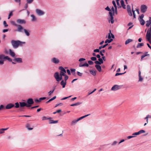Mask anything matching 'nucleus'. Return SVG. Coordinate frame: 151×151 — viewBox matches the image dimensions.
<instances>
[{
	"mask_svg": "<svg viewBox=\"0 0 151 151\" xmlns=\"http://www.w3.org/2000/svg\"><path fill=\"white\" fill-rule=\"evenodd\" d=\"M65 73L64 72L60 71V75H59V73L58 72H56L54 74V77L56 79V81L59 82L61 81L62 79V76H65V77L66 76Z\"/></svg>",
	"mask_w": 151,
	"mask_h": 151,
	"instance_id": "f257e3e1",
	"label": "nucleus"
},
{
	"mask_svg": "<svg viewBox=\"0 0 151 151\" xmlns=\"http://www.w3.org/2000/svg\"><path fill=\"white\" fill-rule=\"evenodd\" d=\"M21 41L12 40L11 41L12 45L14 48H17L20 45Z\"/></svg>",
	"mask_w": 151,
	"mask_h": 151,
	"instance_id": "f03ea898",
	"label": "nucleus"
},
{
	"mask_svg": "<svg viewBox=\"0 0 151 151\" xmlns=\"http://www.w3.org/2000/svg\"><path fill=\"white\" fill-rule=\"evenodd\" d=\"M147 7L145 5H142L140 7V10L141 12L142 13H145L147 11Z\"/></svg>",
	"mask_w": 151,
	"mask_h": 151,
	"instance_id": "7ed1b4c3",
	"label": "nucleus"
},
{
	"mask_svg": "<svg viewBox=\"0 0 151 151\" xmlns=\"http://www.w3.org/2000/svg\"><path fill=\"white\" fill-rule=\"evenodd\" d=\"M27 107H29L31 105L33 104L34 103L33 99L32 98L29 99L27 101Z\"/></svg>",
	"mask_w": 151,
	"mask_h": 151,
	"instance_id": "20e7f679",
	"label": "nucleus"
},
{
	"mask_svg": "<svg viewBox=\"0 0 151 151\" xmlns=\"http://www.w3.org/2000/svg\"><path fill=\"white\" fill-rule=\"evenodd\" d=\"M109 14L110 17V20H109V22H110L111 24H113L114 22L113 17L114 14L111 12H109Z\"/></svg>",
	"mask_w": 151,
	"mask_h": 151,
	"instance_id": "39448f33",
	"label": "nucleus"
},
{
	"mask_svg": "<svg viewBox=\"0 0 151 151\" xmlns=\"http://www.w3.org/2000/svg\"><path fill=\"white\" fill-rule=\"evenodd\" d=\"M36 14L39 16L43 15L45 13L44 12L39 9H37L36 10Z\"/></svg>",
	"mask_w": 151,
	"mask_h": 151,
	"instance_id": "423d86ee",
	"label": "nucleus"
},
{
	"mask_svg": "<svg viewBox=\"0 0 151 151\" xmlns=\"http://www.w3.org/2000/svg\"><path fill=\"white\" fill-rule=\"evenodd\" d=\"M17 22L20 24H25L26 22L24 19H18L16 20Z\"/></svg>",
	"mask_w": 151,
	"mask_h": 151,
	"instance_id": "0eeeda50",
	"label": "nucleus"
},
{
	"mask_svg": "<svg viewBox=\"0 0 151 151\" xmlns=\"http://www.w3.org/2000/svg\"><path fill=\"white\" fill-rule=\"evenodd\" d=\"M14 104L12 103H10L7 104L5 107L6 109H10L14 107Z\"/></svg>",
	"mask_w": 151,
	"mask_h": 151,
	"instance_id": "6e6552de",
	"label": "nucleus"
},
{
	"mask_svg": "<svg viewBox=\"0 0 151 151\" xmlns=\"http://www.w3.org/2000/svg\"><path fill=\"white\" fill-rule=\"evenodd\" d=\"M120 86L117 85L114 86L111 88V90L115 91L120 88Z\"/></svg>",
	"mask_w": 151,
	"mask_h": 151,
	"instance_id": "1a4fd4ad",
	"label": "nucleus"
},
{
	"mask_svg": "<svg viewBox=\"0 0 151 151\" xmlns=\"http://www.w3.org/2000/svg\"><path fill=\"white\" fill-rule=\"evenodd\" d=\"M98 61H95L94 63L98 65H101V64L103 63V61L102 60V59L101 58H100L98 59Z\"/></svg>",
	"mask_w": 151,
	"mask_h": 151,
	"instance_id": "9d476101",
	"label": "nucleus"
},
{
	"mask_svg": "<svg viewBox=\"0 0 151 151\" xmlns=\"http://www.w3.org/2000/svg\"><path fill=\"white\" fill-rule=\"evenodd\" d=\"M17 26L18 27L17 31L19 32L23 33V30H24V29L21 25H17Z\"/></svg>",
	"mask_w": 151,
	"mask_h": 151,
	"instance_id": "9b49d317",
	"label": "nucleus"
},
{
	"mask_svg": "<svg viewBox=\"0 0 151 151\" xmlns=\"http://www.w3.org/2000/svg\"><path fill=\"white\" fill-rule=\"evenodd\" d=\"M64 80L65 81L63 80L60 82V84L62 86L63 88L65 87V85L66 84V76L65 77Z\"/></svg>",
	"mask_w": 151,
	"mask_h": 151,
	"instance_id": "f8f14e48",
	"label": "nucleus"
},
{
	"mask_svg": "<svg viewBox=\"0 0 151 151\" xmlns=\"http://www.w3.org/2000/svg\"><path fill=\"white\" fill-rule=\"evenodd\" d=\"M52 62L55 64H58L59 62V60L56 58H53L51 59Z\"/></svg>",
	"mask_w": 151,
	"mask_h": 151,
	"instance_id": "ddd939ff",
	"label": "nucleus"
},
{
	"mask_svg": "<svg viewBox=\"0 0 151 151\" xmlns=\"http://www.w3.org/2000/svg\"><path fill=\"white\" fill-rule=\"evenodd\" d=\"M14 61H15L18 63H21L22 62V59L21 58H17L14 59L13 60Z\"/></svg>",
	"mask_w": 151,
	"mask_h": 151,
	"instance_id": "4468645a",
	"label": "nucleus"
},
{
	"mask_svg": "<svg viewBox=\"0 0 151 151\" xmlns=\"http://www.w3.org/2000/svg\"><path fill=\"white\" fill-rule=\"evenodd\" d=\"M146 26L147 27H149L151 25V17H149V20L146 21Z\"/></svg>",
	"mask_w": 151,
	"mask_h": 151,
	"instance_id": "2eb2a0df",
	"label": "nucleus"
},
{
	"mask_svg": "<svg viewBox=\"0 0 151 151\" xmlns=\"http://www.w3.org/2000/svg\"><path fill=\"white\" fill-rule=\"evenodd\" d=\"M19 104H20V106L21 107H23L25 106L27 107V104L25 102H20Z\"/></svg>",
	"mask_w": 151,
	"mask_h": 151,
	"instance_id": "dca6fc26",
	"label": "nucleus"
},
{
	"mask_svg": "<svg viewBox=\"0 0 151 151\" xmlns=\"http://www.w3.org/2000/svg\"><path fill=\"white\" fill-rule=\"evenodd\" d=\"M89 66L88 64L87 63H85L83 64H82V63H81L79 64V66L80 67H88Z\"/></svg>",
	"mask_w": 151,
	"mask_h": 151,
	"instance_id": "f3484780",
	"label": "nucleus"
},
{
	"mask_svg": "<svg viewBox=\"0 0 151 151\" xmlns=\"http://www.w3.org/2000/svg\"><path fill=\"white\" fill-rule=\"evenodd\" d=\"M95 67L99 72H100L101 71V68L100 65H99L97 64L95 65Z\"/></svg>",
	"mask_w": 151,
	"mask_h": 151,
	"instance_id": "a211bd4d",
	"label": "nucleus"
},
{
	"mask_svg": "<svg viewBox=\"0 0 151 151\" xmlns=\"http://www.w3.org/2000/svg\"><path fill=\"white\" fill-rule=\"evenodd\" d=\"M10 55L12 57H14L15 55V53L13 52L11 49L9 50Z\"/></svg>",
	"mask_w": 151,
	"mask_h": 151,
	"instance_id": "6ab92c4d",
	"label": "nucleus"
},
{
	"mask_svg": "<svg viewBox=\"0 0 151 151\" xmlns=\"http://www.w3.org/2000/svg\"><path fill=\"white\" fill-rule=\"evenodd\" d=\"M148 52H146L144 53V54L142 55L141 57V59L142 60L143 58L145 57L146 56H150V55L149 54H147Z\"/></svg>",
	"mask_w": 151,
	"mask_h": 151,
	"instance_id": "aec40b11",
	"label": "nucleus"
},
{
	"mask_svg": "<svg viewBox=\"0 0 151 151\" xmlns=\"http://www.w3.org/2000/svg\"><path fill=\"white\" fill-rule=\"evenodd\" d=\"M141 71L140 70H139L138 72V76L139 77V81H142L143 80V78H142V77L141 76Z\"/></svg>",
	"mask_w": 151,
	"mask_h": 151,
	"instance_id": "412c9836",
	"label": "nucleus"
},
{
	"mask_svg": "<svg viewBox=\"0 0 151 151\" xmlns=\"http://www.w3.org/2000/svg\"><path fill=\"white\" fill-rule=\"evenodd\" d=\"M31 17H32V19L31 20L32 22H35L36 20V18L35 16L33 14H32L31 15Z\"/></svg>",
	"mask_w": 151,
	"mask_h": 151,
	"instance_id": "4be33fe9",
	"label": "nucleus"
},
{
	"mask_svg": "<svg viewBox=\"0 0 151 151\" xmlns=\"http://www.w3.org/2000/svg\"><path fill=\"white\" fill-rule=\"evenodd\" d=\"M108 38H114V35L111 33L110 30V32L108 34Z\"/></svg>",
	"mask_w": 151,
	"mask_h": 151,
	"instance_id": "5701e85b",
	"label": "nucleus"
},
{
	"mask_svg": "<svg viewBox=\"0 0 151 151\" xmlns=\"http://www.w3.org/2000/svg\"><path fill=\"white\" fill-rule=\"evenodd\" d=\"M24 31L25 34L27 36H29L30 35V33L28 30L24 29Z\"/></svg>",
	"mask_w": 151,
	"mask_h": 151,
	"instance_id": "b1692460",
	"label": "nucleus"
},
{
	"mask_svg": "<svg viewBox=\"0 0 151 151\" xmlns=\"http://www.w3.org/2000/svg\"><path fill=\"white\" fill-rule=\"evenodd\" d=\"M65 69H66V67H65V68H64L62 66H60L59 68V69L61 70L60 71H63L64 72H66V70Z\"/></svg>",
	"mask_w": 151,
	"mask_h": 151,
	"instance_id": "393cba45",
	"label": "nucleus"
},
{
	"mask_svg": "<svg viewBox=\"0 0 151 151\" xmlns=\"http://www.w3.org/2000/svg\"><path fill=\"white\" fill-rule=\"evenodd\" d=\"M140 24L142 25H143L145 24V21L143 19H139Z\"/></svg>",
	"mask_w": 151,
	"mask_h": 151,
	"instance_id": "a878e982",
	"label": "nucleus"
},
{
	"mask_svg": "<svg viewBox=\"0 0 151 151\" xmlns=\"http://www.w3.org/2000/svg\"><path fill=\"white\" fill-rule=\"evenodd\" d=\"M133 41V40L130 39H127L125 42V44L127 45L130 42H131Z\"/></svg>",
	"mask_w": 151,
	"mask_h": 151,
	"instance_id": "bb28decb",
	"label": "nucleus"
},
{
	"mask_svg": "<svg viewBox=\"0 0 151 151\" xmlns=\"http://www.w3.org/2000/svg\"><path fill=\"white\" fill-rule=\"evenodd\" d=\"M121 4L124 9H125L126 5H124V1L123 0H121L120 1Z\"/></svg>",
	"mask_w": 151,
	"mask_h": 151,
	"instance_id": "cd10ccee",
	"label": "nucleus"
},
{
	"mask_svg": "<svg viewBox=\"0 0 151 151\" xmlns=\"http://www.w3.org/2000/svg\"><path fill=\"white\" fill-rule=\"evenodd\" d=\"M56 98V96H54V97H53V98H51L50 100H49L48 101H46V104L48 103H49L51 101L54 100Z\"/></svg>",
	"mask_w": 151,
	"mask_h": 151,
	"instance_id": "c85d7f7f",
	"label": "nucleus"
},
{
	"mask_svg": "<svg viewBox=\"0 0 151 151\" xmlns=\"http://www.w3.org/2000/svg\"><path fill=\"white\" fill-rule=\"evenodd\" d=\"M8 128H5V129H0V134L4 133V131L8 129Z\"/></svg>",
	"mask_w": 151,
	"mask_h": 151,
	"instance_id": "c756f323",
	"label": "nucleus"
},
{
	"mask_svg": "<svg viewBox=\"0 0 151 151\" xmlns=\"http://www.w3.org/2000/svg\"><path fill=\"white\" fill-rule=\"evenodd\" d=\"M90 114H88L87 115H85L84 116H82L81 117H80V118H78V119H78V120L79 121V120H80L83 119V118H85V117L88 116L90 115Z\"/></svg>",
	"mask_w": 151,
	"mask_h": 151,
	"instance_id": "7c9ffc66",
	"label": "nucleus"
},
{
	"mask_svg": "<svg viewBox=\"0 0 151 151\" xmlns=\"http://www.w3.org/2000/svg\"><path fill=\"white\" fill-rule=\"evenodd\" d=\"M108 39H107L106 40L105 42L106 43H109L113 40L112 38H108Z\"/></svg>",
	"mask_w": 151,
	"mask_h": 151,
	"instance_id": "2f4dec72",
	"label": "nucleus"
},
{
	"mask_svg": "<svg viewBox=\"0 0 151 151\" xmlns=\"http://www.w3.org/2000/svg\"><path fill=\"white\" fill-rule=\"evenodd\" d=\"M30 124H27L26 125V128L29 130H32L33 129V128H30Z\"/></svg>",
	"mask_w": 151,
	"mask_h": 151,
	"instance_id": "473e14b6",
	"label": "nucleus"
},
{
	"mask_svg": "<svg viewBox=\"0 0 151 151\" xmlns=\"http://www.w3.org/2000/svg\"><path fill=\"white\" fill-rule=\"evenodd\" d=\"M81 103H81V102H77L76 103H75V104H71L70 105V106H78V105H80Z\"/></svg>",
	"mask_w": 151,
	"mask_h": 151,
	"instance_id": "72a5a7b5",
	"label": "nucleus"
},
{
	"mask_svg": "<svg viewBox=\"0 0 151 151\" xmlns=\"http://www.w3.org/2000/svg\"><path fill=\"white\" fill-rule=\"evenodd\" d=\"M90 73L93 76H95L96 75V72L95 71L93 70H90Z\"/></svg>",
	"mask_w": 151,
	"mask_h": 151,
	"instance_id": "f704fd0d",
	"label": "nucleus"
},
{
	"mask_svg": "<svg viewBox=\"0 0 151 151\" xmlns=\"http://www.w3.org/2000/svg\"><path fill=\"white\" fill-rule=\"evenodd\" d=\"M15 106H14V107L15 108H19L20 106L19 104L18 103V102H17L15 104Z\"/></svg>",
	"mask_w": 151,
	"mask_h": 151,
	"instance_id": "c9c22d12",
	"label": "nucleus"
},
{
	"mask_svg": "<svg viewBox=\"0 0 151 151\" xmlns=\"http://www.w3.org/2000/svg\"><path fill=\"white\" fill-rule=\"evenodd\" d=\"M13 12V11H11L9 13L8 15V19H9L13 15V14L12 13V12Z\"/></svg>",
	"mask_w": 151,
	"mask_h": 151,
	"instance_id": "e433bc0d",
	"label": "nucleus"
},
{
	"mask_svg": "<svg viewBox=\"0 0 151 151\" xmlns=\"http://www.w3.org/2000/svg\"><path fill=\"white\" fill-rule=\"evenodd\" d=\"M58 122V121H54L53 120H51L50 121V124H55Z\"/></svg>",
	"mask_w": 151,
	"mask_h": 151,
	"instance_id": "4c0bfd02",
	"label": "nucleus"
},
{
	"mask_svg": "<svg viewBox=\"0 0 151 151\" xmlns=\"http://www.w3.org/2000/svg\"><path fill=\"white\" fill-rule=\"evenodd\" d=\"M143 45L144 44L143 43H139L137 46V48L140 47L142 46H143Z\"/></svg>",
	"mask_w": 151,
	"mask_h": 151,
	"instance_id": "58836bf2",
	"label": "nucleus"
},
{
	"mask_svg": "<svg viewBox=\"0 0 151 151\" xmlns=\"http://www.w3.org/2000/svg\"><path fill=\"white\" fill-rule=\"evenodd\" d=\"M70 71L73 74V75H74L75 74V71L76 69H70Z\"/></svg>",
	"mask_w": 151,
	"mask_h": 151,
	"instance_id": "ea45409f",
	"label": "nucleus"
},
{
	"mask_svg": "<svg viewBox=\"0 0 151 151\" xmlns=\"http://www.w3.org/2000/svg\"><path fill=\"white\" fill-rule=\"evenodd\" d=\"M55 88H54L52 91H50L49 92H48V94L49 96H50L52 94L55 90Z\"/></svg>",
	"mask_w": 151,
	"mask_h": 151,
	"instance_id": "a19ab883",
	"label": "nucleus"
},
{
	"mask_svg": "<svg viewBox=\"0 0 151 151\" xmlns=\"http://www.w3.org/2000/svg\"><path fill=\"white\" fill-rule=\"evenodd\" d=\"M138 132V133L139 134H139L141 133H145V131L143 129H142L139 131V132Z\"/></svg>",
	"mask_w": 151,
	"mask_h": 151,
	"instance_id": "79ce46f5",
	"label": "nucleus"
},
{
	"mask_svg": "<svg viewBox=\"0 0 151 151\" xmlns=\"http://www.w3.org/2000/svg\"><path fill=\"white\" fill-rule=\"evenodd\" d=\"M112 3L113 4V5L114 7V9H116L117 8V7L116 5V4L115 2L114 1H112Z\"/></svg>",
	"mask_w": 151,
	"mask_h": 151,
	"instance_id": "37998d69",
	"label": "nucleus"
},
{
	"mask_svg": "<svg viewBox=\"0 0 151 151\" xmlns=\"http://www.w3.org/2000/svg\"><path fill=\"white\" fill-rule=\"evenodd\" d=\"M3 25L4 27H8V25L7 24L6 22L5 21H4L3 22Z\"/></svg>",
	"mask_w": 151,
	"mask_h": 151,
	"instance_id": "c03bdc74",
	"label": "nucleus"
},
{
	"mask_svg": "<svg viewBox=\"0 0 151 151\" xmlns=\"http://www.w3.org/2000/svg\"><path fill=\"white\" fill-rule=\"evenodd\" d=\"M108 45V44H106L103 46H100L99 47V49H101L102 48H104L105 47Z\"/></svg>",
	"mask_w": 151,
	"mask_h": 151,
	"instance_id": "a18cd8bd",
	"label": "nucleus"
},
{
	"mask_svg": "<svg viewBox=\"0 0 151 151\" xmlns=\"http://www.w3.org/2000/svg\"><path fill=\"white\" fill-rule=\"evenodd\" d=\"M78 121V119L76 120H74L72 121V124H74L77 123V122Z\"/></svg>",
	"mask_w": 151,
	"mask_h": 151,
	"instance_id": "49530a36",
	"label": "nucleus"
},
{
	"mask_svg": "<svg viewBox=\"0 0 151 151\" xmlns=\"http://www.w3.org/2000/svg\"><path fill=\"white\" fill-rule=\"evenodd\" d=\"M34 0H26L27 3L28 4L32 3Z\"/></svg>",
	"mask_w": 151,
	"mask_h": 151,
	"instance_id": "de8ad7c7",
	"label": "nucleus"
},
{
	"mask_svg": "<svg viewBox=\"0 0 151 151\" xmlns=\"http://www.w3.org/2000/svg\"><path fill=\"white\" fill-rule=\"evenodd\" d=\"M138 132L134 133L132 134V136H134V137H135V136L139 135Z\"/></svg>",
	"mask_w": 151,
	"mask_h": 151,
	"instance_id": "09e8293b",
	"label": "nucleus"
},
{
	"mask_svg": "<svg viewBox=\"0 0 151 151\" xmlns=\"http://www.w3.org/2000/svg\"><path fill=\"white\" fill-rule=\"evenodd\" d=\"M91 59L92 60L94 61H96L97 59L96 58V57H91Z\"/></svg>",
	"mask_w": 151,
	"mask_h": 151,
	"instance_id": "8fccbe9b",
	"label": "nucleus"
},
{
	"mask_svg": "<svg viewBox=\"0 0 151 151\" xmlns=\"http://www.w3.org/2000/svg\"><path fill=\"white\" fill-rule=\"evenodd\" d=\"M105 9L106 10L109 11V12H111V10L110 9L108 6H107V7L105 8Z\"/></svg>",
	"mask_w": 151,
	"mask_h": 151,
	"instance_id": "3c124183",
	"label": "nucleus"
},
{
	"mask_svg": "<svg viewBox=\"0 0 151 151\" xmlns=\"http://www.w3.org/2000/svg\"><path fill=\"white\" fill-rule=\"evenodd\" d=\"M125 72H125L124 73H116L115 74V76H117L120 75H122L124 74L125 73Z\"/></svg>",
	"mask_w": 151,
	"mask_h": 151,
	"instance_id": "603ef678",
	"label": "nucleus"
},
{
	"mask_svg": "<svg viewBox=\"0 0 151 151\" xmlns=\"http://www.w3.org/2000/svg\"><path fill=\"white\" fill-rule=\"evenodd\" d=\"M11 23L13 25H14V26H17V24H16L15 22H14V21H11Z\"/></svg>",
	"mask_w": 151,
	"mask_h": 151,
	"instance_id": "864d4df0",
	"label": "nucleus"
},
{
	"mask_svg": "<svg viewBox=\"0 0 151 151\" xmlns=\"http://www.w3.org/2000/svg\"><path fill=\"white\" fill-rule=\"evenodd\" d=\"M128 12L129 15L130 16H132V12L131 10H130V11H128Z\"/></svg>",
	"mask_w": 151,
	"mask_h": 151,
	"instance_id": "5fc2aeb1",
	"label": "nucleus"
},
{
	"mask_svg": "<svg viewBox=\"0 0 151 151\" xmlns=\"http://www.w3.org/2000/svg\"><path fill=\"white\" fill-rule=\"evenodd\" d=\"M4 55H0V60H3L4 59Z\"/></svg>",
	"mask_w": 151,
	"mask_h": 151,
	"instance_id": "6e6d98bb",
	"label": "nucleus"
},
{
	"mask_svg": "<svg viewBox=\"0 0 151 151\" xmlns=\"http://www.w3.org/2000/svg\"><path fill=\"white\" fill-rule=\"evenodd\" d=\"M144 14H142L139 17V19H143V18L144 17Z\"/></svg>",
	"mask_w": 151,
	"mask_h": 151,
	"instance_id": "4d7b16f0",
	"label": "nucleus"
},
{
	"mask_svg": "<svg viewBox=\"0 0 151 151\" xmlns=\"http://www.w3.org/2000/svg\"><path fill=\"white\" fill-rule=\"evenodd\" d=\"M127 11H129L131 10L130 6L129 5H128L127 6Z\"/></svg>",
	"mask_w": 151,
	"mask_h": 151,
	"instance_id": "13d9d810",
	"label": "nucleus"
},
{
	"mask_svg": "<svg viewBox=\"0 0 151 151\" xmlns=\"http://www.w3.org/2000/svg\"><path fill=\"white\" fill-rule=\"evenodd\" d=\"M100 50L99 49H96L94 50L93 51L94 52H100Z\"/></svg>",
	"mask_w": 151,
	"mask_h": 151,
	"instance_id": "bf43d9fd",
	"label": "nucleus"
},
{
	"mask_svg": "<svg viewBox=\"0 0 151 151\" xmlns=\"http://www.w3.org/2000/svg\"><path fill=\"white\" fill-rule=\"evenodd\" d=\"M111 11H112L113 12V13H112L113 14H114V11L115 10V9H114V8L113 6H112L111 8Z\"/></svg>",
	"mask_w": 151,
	"mask_h": 151,
	"instance_id": "052dcab7",
	"label": "nucleus"
},
{
	"mask_svg": "<svg viewBox=\"0 0 151 151\" xmlns=\"http://www.w3.org/2000/svg\"><path fill=\"white\" fill-rule=\"evenodd\" d=\"M88 64L90 65H93V61L91 60H89L88 61Z\"/></svg>",
	"mask_w": 151,
	"mask_h": 151,
	"instance_id": "680f3d73",
	"label": "nucleus"
},
{
	"mask_svg": "<svg viewBox=\"0 0 151 151\" xmlns=\"http://www.w3.org/2000/svg\"><path fill=\"white\" fill-rule=\"evenodd\" d=\"M117 143V142L116 141H114L112 144V145L114 146L116 145Z\"/></svg>",
	"mask_w": 151,
	"mask_h": 151,
	"instance_id": "e2e57ef3",
	"label": "nucleus"
},
{
	"mask_svg": "<svg viewBox=\"0 0 151 151\" xmlns=\"http://www.w3.org/2000/svg\"><path fill=\"white\" fill-rule=\"evenodd\" d=\"M77 74L79 76H82V73H81L77 71Z\"/></svg>",
	"mask_w": 151,
	"mask_h": 151,
	"instance_id": "0e129e2a",
	"label": "nucleus"
},
{
	"mask_svg": "<svg viewBox=\"0 0 151 151\" xmlns=\"http://www.w3.org/2000/svg\"><path fill=\"white\" fill-rule=\"evenodd\" d=\"M46 99V97H43L40 98L39 99V100L40 101H41V100H44V99Z\"/></svg>",
	"mask_w": 151,
	"mask_h": 151,
	"instance_id": "69168bd1",
	"label": "nucleus"
},
{
	"mask_svg": "<svg viewBox=\"0 0 151 151\" xmlns=\"http://www.w3.org/2000/svg\"><path fill=\"white\" fill-rule=\"evenodd\" d=\"M4 64V60H0V65H3Z\"/></svg>",
	"mask_w": 151,
	"mask_h": 151,
	"instance_id": "338daca9",
	"label": "nucleus"
},
{
	"mask_svg": "<svg viewBox=\"0 0 151 151\" xmlns=\"http://www.w3.org/2000/svg\"><path fill=\"white\" fill-rule=\"evenodd\" d=\"M21 0H15V1L16 3H19V4H21Z\"/></svg>",
	"mask_w": 151,
	"mask_h": 151,
	"instance_id": "774afa93",
	"label": "nucleus"
}]
</instances>
